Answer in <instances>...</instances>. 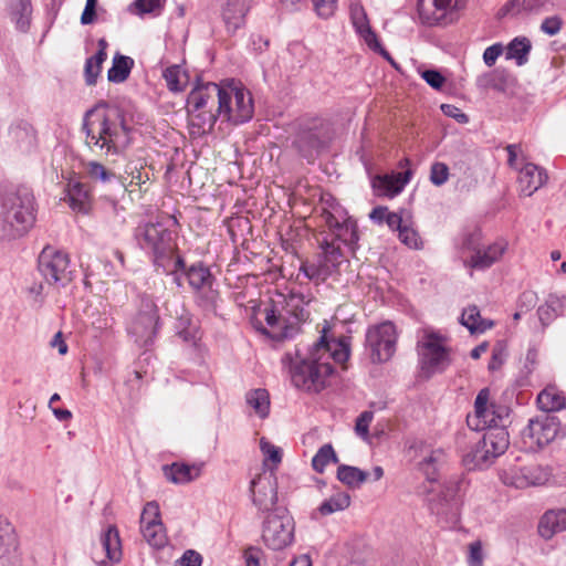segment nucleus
<instances>
[{
    "label": "nucleus",
    "instance_id": "obj_19",
    "mask_svg": "<svg viewBox=\"0 0 566 566\" xmlns=\"http://www.w3.org/2000/svg\"><path fill=\"white\" fill-rule=\"evenodd\" d=\"M250 493L252 502L259 511L269 514L277 507V484L272 473L259 474L252 479Z\"/></svg>",
    "mask_w": 566,
    "mask_h": 566
},
{
    "label": "nucleus",
    "instance_id": "obj_56",
    "mask_svg": "<svg viewBox=\"0 0 566 566\" xmlns=\"http://www.w3.org/2000/svg\"><path fill=\"white\" fill-rule=\"evenodd\" d=\"M450 176L449 167L441 161H436L431 165L430 168V181L437 186L440 187L444 185Z\"/></svg>",
    "mask_w": 566,
    "mask_h": 566
},
{
    "label": "nucleus",
    "instance_id": "obj_50",
    "mask_svg": "<svg viewBox=\"0 0 566 566\" xmlns=\"http://www.w3.org/2000/svg\"><path fill=\"white\" fill-rule=\"evenodd\" d=\"M350 504V496L347 493L339 492L326 499L318 506V512L322 515H329L339 511L346 510Z\"/></svg>",
    "mask_w": 566,
    "mask_h": 566
},
{
    "label": "nucleus",
    "instance_id": "obj_45",
    "mask_svg": "<svg viewBox=\"0 0 566 566\" xmlns=\"http://www.w3.org/2000/svg\"><path fill=\"white\" fill-rule=\"evenodd\" d=\"M522 472H524V464L522 463L521 458H511L507 455L501 462L499 476L504 485L513 486L511 482L514 481L515 476L521 475Z\"/></svg>",
    "mask_w": 566,
    "mask_h": 566
},
{
    "label": "nucleus",
    "instance_id": "obj_43",
    "mask_svg": "<svg viewBox=\"0 0 566 566\" xmlns=\"http://www.w3.org/2000/svg\"><path fill=\"white\" fill-rule=\"evenodd\" d=\"M512 409L509 406L497 407V420L502 422L497 424V457L503 453L510 446V434L507 427L511 424L510 415Z\"/></svg>",
    "mask_w": 566,
    "mask_h": 566
},
{
    "label": "nucleus",
    "instance_id": "obj_25",
    "mask_svg": "<svg viewBox=\"0 0 566 566\" xmlns=\"http://www.w3.org/2000/svg\"><path fill=\"white\" fill-rule=\"evenodd\" d=\"M463 482L460 479H451L440 494V502L431 504V511L436 515H450L451 518L458 515V507L461 499Z\"/></svg>",
    "mask_w": 566,
    "mask_h": 566
},
{
    "label": "nucleus",
    "instance_id": "obj_55",
    "mask_svg": "<svg viewBox=\"0 0 566 566\" xmlns=\"http://www.w3.org/2000/svg\"><path fill=\"white\" fill-rule=\"evenodd\" d=\"M399 240L410 249H420L422 245L419 233L411 227L403 226L398 232Z\"/></svg>",
    "mask_w": 566,
    "mask_h": 566
},
{
    "label": "nucleus",
    "instance_id": "obj_9",
    "mask_svg": "<svg viewBox=\"0 0 566 566\" xmlns=\"http://www.w3.org/2000/svg\"><path fill=\"white\" fill-rule=\"evenodd\" d=\"M332 138L329 123L319 117L303 118L298 123L293 146L300 155L312 161Z\"/></svg>",
    "mask_w": 566,
    "mask_h": 566
},
{
    "label": "nucleus",
    "instance_id": "obj_59",
    "mask_svg": "<svg viewBox=\"0 0 566 566\" xmlns=\"http://www.w3.org/2000/svg\"><path fill=\"white\" fill-rule=\"evenodd\" d=\"M260 449L265 459L270 460L274 464H279L282 461L281 449L269 442L265 438H261Z\"/></svg>",
    "mask_w": 566,
    "mask_h": 566
},
{
    "label": "nucleus",
    "instance_id": "obj_14",
    "mask_svg": "<svg viewBox=\"0 0 566 566\" xmlns=\"http://www.w3.org/2000/svg\"><path fill=\"white\" fill-rule=\"evenodd\" d=\"M417 349L420 370L426 378L444 371L451 363L443 338L437 333H424L422 339L418 342Z\"/></svg>",
    "mask_w": 566,
    "mask_h": 566
},
{
    "label": "nucleus",
    "instance_id": "obj_16",
    "mask_svg": "<svg viewBox=\"0 0 566 566\" xmlns=\"http://www.w3.org/2000/svg\"><path fill=\"white\" fill-rule=\"evenodd\" d=\"M467 0H418L419 20L427 27H446L459 19Z\"/></svg>",
    "mask_w": 566,
    "mask_h": 566
},
{
    "label": "nucleus",
    "instance_id": "obj_23",
    "mask_svg": "<svg viewBox=\"0 0 566 566\" xmlns=\"http://www.w3.org/2000/svg\"><path fill=\"white\" fill-rule=\"evenodd\" d=\"M18 536L8 518L0 515V566H20Z\"/></svg>",
    "mask_w": 566,
    "mask_h": 566
},
{
    "label": "nucleus",
    "instance_id": "obj_2",
    "mask_svg": "<svg viewBox=\"0 0 566 566\" xmlns=\"http://www.w3.org/2000/svg\"><path fill=\"white\" fill-rule=\"evenodd\" d=\"M350 355L349 338L328 337L325 329L323 335L302 353L296 348L295 358L290 354L285 359L291 360L290 375L292 384L302 390L319 392L325 388L327 378L334 373L332 361L343 364Z\"/></svg>",
    "mask_w": 566,
    "mask_h": 566
},
{
    "label": "nucleus",
    "instance_id": "obj_5",
    "mask_svg": "<svg viewBox=\"0 0 566 566\" xmlns=\"http://www.w3.org/2000/svg\"><path fill=\"white\" fill-rule=\"evenodd\" d=\"M311 296L292 291L289 295L277 294L264 308L266 325L272 329L275 339L292 338L300 325L308 317L305 306Z\"/></svg>",
    "mask_w": 566,
    "mask_h": 566
},
{
    "label": "nucleus",
    "instance_id": "obj_15",
    "mask_svg": "<svg viewBox=\"0 0 566 566\" xmlns=\"http://www.w3.org/2000/svg\"><path fill=\"white\" fill-rule=\"evenodd\" d=\"M159 329V315L157 305L148 297L140 300V307L127 325L128 334L143 347L154 344Z\"/></svg>",
    "mask_w": 566,
    "mask_h": 566
},
{
    "label": "nucleus",
    "instance_id": "obj_30",
    "mask_svg": "<svg viewBox=\"0 0 566 566\" xmlns=\"http://www.w3.org/2000/svg\"><path fill=\"white\" fill-rule=\"evenodd\" d=\"M8 11L15 29L27 33L30 30L33 6L32 0H9Z\"/></svg>",
    "mask_w": 566,
    "mask_h": 566
},
{
    "label": "nucleus",
    "instance_id": "obj_31",
    "mask_svg": "<svg viewBox=\"0 0 566 566\" xmlns=\"http://www.w3.org/2000/svg\"><path fill=\"white\" fill-rule=\"evenodd\" d=\"M102 546L108 560H102L96 566H114L122 558V544L119 533L115 526H108L101 537Z\"/></svg>",
    "mask_w": 566,
    "mask_h": 566
},
{
    "label": "nucleus",
    "instance_id": "obj_52",
    "mask_svg": "<svg viewBox=\"0 0 566 566\" xmlns=\"http://www.w3.org/2000/svg\"><path fill=\"white\" fill-rule=\"evenodd\" d=\"M507 159L506 164L510 168L516 170L518 172L520 168L524 164H530L526 161V156L524 150L520 144H511L505 147Z\"/></svg>",
    "mask_w": 566,
    "mask_h": 566
},
{
    "label": "nucleus",
    "instance_id": "obj_27",
    "mask_svg": "<svg viewBox=\"0 0 566 566\" xmlns=\"http://www.w3.org/2000/svg\"><path fill=\"white\" fill-rule=\"evenodd\" d=\"M250 0H227L222 8V20L229 33L233 34L245 24Z\"/></svg>",
    "mask_w": 566,
    "mask_h": 566
},
{
    "label": "nucleus",
    "instance_id": "obj_42",
    "mask_svg": "<svg viewBox=\"0 0 566 566\" xmlns=\"http://www.w3.org/2000/svg\"><path fill=\"white\" fill-rule=\"evenodd\" d=\"M177 335L185 342L195 347V349L200 352V347L198 344L199 337V328L196 324L191 322V318L188 315H181L176 324Z\"/></svg>",
    "mask_w": 566,
    "mask_h": 566
},
{
    "label": "nucleus",
    "instance_id": "obj_38",
    "mask_svg": "<svg viewBox=\"0 0 566 566\" xmlns=\"http://www.w3.org/2000/svg\"><path fill=\"white\" fill-rule=\"evenodd\" d=\"M531 50V41L525 36H517L505 48V57L515 61L517 66H522L527 63Z\"/></svg>",
    "mask_w": 566,
    "mask_h": 566
},
{
    "label": "nucleus",
    "instance_id": "obj_29",
    "mask_svg": "<svg viewBox=\"0 0 566 566\" xmlns=\"http://www.w3.org/2000/svg\"><path fill=\"white\" fill-rule=\"evenodd\" d=\"M552 476V472L547 467L541 464L524 465V472L521 475L515 476L514 481L511 482L513 488L525 489L530 486L544 485Z\"/></svg>",
    "mask_w": 566,
    "mask_h": 566
},
{
    "label": "nucleus",
    "instance_id": "obj_39",
    "mask_svg": "<svg viewBox=\"0 0 566 566\" xmlns=\"http://www.w3.org/2000/svg\"><path fill=\"white\" fill-rule=\"evenodd\" d=\"M245 402L260 419H265L270 413V395L266 389L258 388L245 395Z\"/></svg>",
    "mask_w": 566,
    "mask_h": 566
},
{
    "label": "nucleus",
    "instance_id": "obj_53",
    "mask_svg": "<svg viewBox=\"0 0 566 566\" xmlns=\"http://www.w3.org/2000/svg\"><path fill=\"white\" fill-rule=\"evenodd\" d=\"M171 266L169 270L160 268L163 273L172 277V282L177 287L182 286V276H185L186 262L181 255L171 258Z\"/></svg>",
    "mask_w": 566,
    "mask_h": 566
},
{
    "label": "nucleus",
    "instance_id": "obj_49",
    "mask_svg": "<svg viewBox=\"0 0 566 566\" xmlns=\"http://www.w3.org/2000/svg\"><path fill=\"white\" fill-rule=\"evenodd\" d=\"M444 453L441 449L430 450L429 454L426 455L419 462V469L426 475L428 481H436L438 476V468L442 462Z\"/></svg>",
    "mask_w": 566,
    "mask_h": 566
},
{
    "label": "nucleus",
    "instance_id": "obj_36",
    "mask_svg": "<svg viewBox=\"0 0 566 566\" xmlns=\"http://www.w3.org/2000/svg\"><path fill=\"white\" fill-rule=\"evenodd\" d=\"M461 325L467 327L471 334H481L492 327L493 322L483 319L475 305L468 306L461 313L459 318Z\"/></svg>",
    "mask_w": 566,
    "mask_h": 566
},
{
    "label": "nucleus",
    "instance_id": "obj_24",
    "mask_svg": "<svg viewBox=\"0 0 566 566\" xmlns=\"http://www.w3.org/2000/svg\"><path fill=\"white\" fill-rule=\"evenodd\" d=\"M548 181V175L543 167L533 163L524 164L517 174V191L521 197H531Z\"/></svg>",
    "mask_w": 566,
    "mask_h": 566
},
{
    "label": "nucleus",
    "instance_id": "obj_37",
    "mask_svg": "<svg viewBox=\"0 0 566 566\" xmlns=\"http://www.w3.org/2000/svg\"><path fill=\"white\" fill-rule=\"evenodd\" d=\"M134 60L130 56L116 53L113 56L112 66L107 71V80L112 83L125 82L134 67Z\"/></svg>",
    "mask_w": 566,
    "mask_h": 566
},
{
    "label": "nucleus",
    "instance_id": "obj_62",
    "mask_svg": "<svg viewBox=\"0 0 566 566\" xmlns=\"http://www.w3.org/2000/svg\"><path fill=\"white\" fill-rule=\"evenodd\" d=\"M563 21L558 15L544 19L541 30L548 35H556L562 29Z\"/></svg>",
    "mask_w": 566,
    "mask_h": 566
},
{
    "label": "nucleus",
    "instance_id": "obj_22",
    "mask_svg": "<svg viewBox=\"0 0 566 566\" xmlns=\"http://www.w3.org/2000/svg\"><path fill=\"white\" fill-rule=\"evenodd\" d=\"M495 459V436L485 432L475 448L463 457L468 470H484L493 464Z\"/></svg>",
    "mask_w": 566,
    "mask_h": 566
},
{
    "label": "nucleus",
    "instance_id": "obj_41",
    "mask_svg": "<svg viewBox=\"0 0 566 566\" xmlns=\"http://www.w3.org/2000/svg\"><path fill=\"white\" fill-rule=\"evenodd\" d=\"M552 0H510L503 8L502 13L517 14L525 12H539L551 4Z\"/></svg>",
    "mask_w": 566,
    "mask_h": 566
},
{
    "label": "nucleus",
    "instance_id": "obj_58",
    "mask_svg": "<svg viewBox=\"0 0 566 566\" xmlns=\"http://www.w3.org/2000/svg\"><path fill=\"white\" fill-rule=\"evenodd\" d=\"M484 560V553L481 541L472 542L469 545V553L467 562L469 566H482Z\"/></svg>",
    "mask_w": 566,
    "mask_h": 566
},
{
    "label": "nucleus",
    "instance_id": "obj_12",
    "mask_svg": "<svg viewBox=\"0 0 566 566\" xmlns=\"http://www.w3.org/2000/svg\"><path fill=\"white\" fill-rule=\"evenodd\" d=\"M398 333L390 321L371 325L365 334V347L374 364L388 361L396 352Z\"/></svg>",
    "mask_w": 566,
    "mask_h": 566
},
{
    "label": "nucleus",
    "instance_id": "obj_21",
    "mask_svg": "<svg viewBox=\"0 0 566 566\" xmlns=\"http://www.w3.org/2000/svg\"><path fill=\"white\" fill-rule=\"evenodd\" d=\"M490 400L489 388H483L476 395L474 401V412L468 415L467 424L471 430L492 432L495 423V406L493 403L488 406Z\"/></svg>",
    "mask_w": 566,
    "mask_h": 566
},
{
    "label": "nucleus",
    "instance_id": "obj_47",
    "mask_svg": "<svg viewBox=\"0 0 566 566\" xmlns=\"http://www.w3.org/2000/svg\"><path fill=\"white\" fill-rule=\"evenodd\" d=\"M337 479L349 488H359L367 480V473L357 467L340 464Z\"/></svg>",
    "mask_w": 566,
    "mask_h": 566
},
{
    "label": "nucleus",
    "instance_id": "obj_40",
    "mask_svg": "<svg viewBox=\"0 0 566 566\" xmlns=\"http://www.w3.org/2000/svg\"><path fill=\"white\" fill-rule=\"evenodd\" d=\"M86 172L92 180L99 181L103 185L115 184L124 189V184L120 181L119 177L98 161L87 163Z\"/></svg>",
    "mask_w": 566,
    "mask_h": 566
},
{
    "label": "nucleus",
    "instance_id": "obj_57",
    "mask_svg": "<svg viewBox=\"0 0 566 566\" xmlns=\"http://www.w3.org/2000/svg\"><path fill=\"white\" fill-rule=\"evenodd\" d=\"M374 419V412L366 410L363 411L356 419L355 431L357 436L364 440L369 437V426Z\"/></svg>",
    "mask_w": 566,
    "mask_h": 566
},
{
    "label": "nucleus",
    "instance_id": "obj_64",
    "mask_svg": "<svg viewBox=\"0 0 566 566\" xmlns=\"http://www.w3.org/2000/svg\"><path fill=\"white\" fill-rule=\"evenodd\" d=\"M202 557L199 553L188 549L184 555L176 562V566H200Z\"/></svg>",
    "mask_w": 566,
    "mask_h": 566
},
{
    "label": "nucleus",
    "instance_id": "obj_28",
    "mask_svg": "<svg viewBox=\"0 0 566 566\" xmlns=\"http://www.w3.org/2000/svg\"><path fill=\"white\" fill-rule=\"evenodd\" d=\"M69 206L73 211L86 214L91 210L92 196L90 187L77 179H70L65 186Z\"/></svg>",
    "mask_w": 566,
    "mask_h": 566
},
{
    "label": "nucleus",
    "instance_id": "obj_6",
    "mask_svg": "<svg viewBox=\"0 0 566 566\" xmlns=\"http://www.w3.org/2000/svg\"><path fill=\"white\" fill-rule=\"evenodd\" d=\"M177 219L169 217L167 221L146 222L136 227L134 231L135 241L151 260L155 268L171 266V258L178 255L176 237L170 226H176Z\"/></svg>",
    "mask_w": 566,
    "mask_h": 566
},
{
    "label": "nucleus",
    "instance_id": "obj_26",
    "mask_svg": "<svg viewBox=\"0 0 566 566\" xmlns=\"http://www.w3.org/2000/svg\"><path fill=\"white\" fill-rule=\"evenodd\" d=\"M478 238L474 234L467 235L462 241V258L464 264L474 270H484L490 268L495 258L491 252H486L476 245Z\"/></svg>",
    "mask_w": 566,
    "mask_h": 566
},
{
    "label": "nucleus",
    "instance_id": "obj_51",
    "mask_svg": "<svg viewBox=\"0 0 566 566\" xmlns=\"http://www.w3.org/2000/svg\"><path fill=\"white\" fill-rule=\"evenodd\" d=\"M331 462L337 463L338 458H337L332 444L327 443V444L322 446L317 450V452L315 453V455L312 459V467L316 472L323 473L325 468L327 467V464Z\"/></svg>",
    "mask_w": 566,
    "mask_h": 566
},
{
    "label": "nucleus",
    "instance_id": "obj_18",
    "mask_svg": "<svg viewBox=\"0 0 566 566\" xmlns=\"http://www.w3.org/2000/svg\"><path fill=\"white\" fill-rule=\"evenodd\" d=\"M140 532L143 538L154 548H163L167 543L164 524L160 520V509L157 502H147L140 515Z\"/></svg>",
    "mask_w": 566,
    "mask_h": 566
},
{
    "label": "nucleus",
    "instance_id": "obj_7",
    "mask_svg": "<svg viewBox=\"0 0 566 566\" xmlns=\"http://www.w3.org/2000/svg\"><path fill=\"white\" fill-rule=\"evenodd\" d=\"M222 82L197 84L188 94L187 112L191 133L198 136L209 134L217 119Z\"/></svg>",
    "mask_w": 566,
    "mask_h": 566
},
{
    "label": "nucleus",
    "instance_id": "obj_48",
    "mask_svg": "<svg viewBox=\"0 0 566 566\" xmlns=\"http://www.w3.org/2000/svg\"><path fill=\"white\" fill-rule=\"evenodd\" d=\"M163 77L165 78L170 92L179 93L185 90L187 84V74L180 65L174 64L166 67L163 72Z\"/></svg>",
    "mask_w": 566,
    "mask_h": 566
},
{
    "label": "nucleus",
    "instance_id": "obj_63",
    "mask_svg": "<svg viewBox=\"0 0 566 566\" xmlns=\"http://www.w3.org/2000/svg\"><path fill=\"white\" fill-rule=\"evenodd\" d=\"M441 111L446 116L454 118L460 124H467L469 122L468 115L452 104H442Z\"/></svg>",
    "mask_w": 566,
    "mask_h": 566
},
{
    "label": "nucleus",
    "instance_id": "obj_61",
    "mask_svg": "<svg viewBox=\"0 0 566 566\" xmlns=\"http://www.w3.org/2000/svg\"><path fill=\"white\" fill-rule=\"evenodd\" d=\"M420 75L428 85L438 91L442 88L446 82L444 76L437 70H424Z\"/></svg>",
    "mask_w": 566,
    "mask_h": 566
},
{
    "label": "nucleus",
    "instance_id": "obj_10",
    "mask_svg": "<svg viewBox=\"0 0 566 566\" xmlns=\"http://www.w3.org/2000/svg\"><path fill=\"white\" fill-rule=\"evenodd\" d=\"M295 524L287 509L275 507L262 524V541L272 551H282L294 541Z\"/></svg>",
    "mask_w": 566,
    "mask_h": 566
},
{
    "label": "nucleus",
    "instance_id": "obj_46",
    "mask_svg": "<svg viewBox=\"0 0 566 566\" xmlns=\"http://www.w3.org/2000/svg\"><path fill=\"white\" fill-rule=\"evenodd\" d=\"M166 0H134L127 7V12L139 18L147 14L159 15L165 7Z\"/></svg>",
    "mask_w": 566,
    "mask_h": 566
},
{
    "label": "nucleus",
    "instance_id": "obj_54",
    "mask_svg": "<svg viewBox=\"0 0 566 566\" xmlns=\"http://www.w3.org/2000/svg\"><path fill=\"white\" fill-rule=\"evenodd\" d=\"M105 61H99L97 56L92 55L85 61L84 76L87 85H94L102 71V64Z\"/></svg>",
    "mask_w": 566,
    "mask_h": 566
},
{
    "label": "nucleus",
    "instance_id": "obj_1",
    "mask_svg": "<svg viewBox=\"0 0 566 566\" xmlns=\"http://www.w3.org/2000/svg\"><path fill=\"white\" fill-rule=\"evenodd\" d=\"M321 217L328 228V232H325L319 241L322 252L315 260L302 262L298 273L315 284L325 282L338 272L345 261L342 245L353 254L359 248L356 221L331 193L322 196Z\"/></svg>",
    "mask_w": 566,
    "mask_h": 566
},
{
    "label": "nucleus",
    "instance_id": "obj_34",
    "mask_svg": "<svg viewBox=\"0 0 566 566\" xmlns=\"http://www.w3.org/2000/svg\"><path fill=\"white\" fill-rule=\"evenodd\" d=\"M10 138L23 151H30L36 142V135L31 124L21 120L14 123L9 128Z\"/></svg>",
    "mask_w": 566,
    "mask_h": 566
},
{
    "label": "nucleus",
    "instance_id": "obj_60",
    "mask_svg": "<svg viewBox=\"0 0 566 566\" xmlns=\"http://www.w3.org/2000/svg\"><path fill=\"white\" fill-rule=\"evenodd\" d=\"M312 3L317 15L323 19L332 17L336 9V0H312Z\"/></svg>",
    "mask_w": 566,
    "mask_h": 566
},
{
    "label": "nucleus",
    "instance_id": "obj_32",
    "mask_svg": "<svg viewBox=\"0 0 566 566\" xmlns=\"http://www.w3.org/2000/svg\"><path fill=\"white\" fill-rule=\"evenodd\" d=\"M563 531H566V510L547 511L538 523V533L545 539Z\"/></svg>",
    "mask_w": 566,
    "mask_h": 566
},
{
    "label": "nucleus",
    "instance_id": "obj_35",
    "mask_svg": "<svg viewBox=\"0 0 566 566\" xmlns=\"http://www.w3.org/2000/svg\"><path fill=\"white\" fill-rule=\"evenodd\" d=\"M411 171L406 170L397 175H385L378 178V189L387 197H395L399 195L405 186L410 181Z\"/></svg>",
    "mask_w": 566,
    "mask_h": 566
},
{
    "label": "nucleus",
    "instance_id": "obj_11",
    "mask_svg": "<svg viewBox=\"0 0 566 566\" xmlns=\"http://www.w3.org/2000/svg\"><path fill=\"white\" fill-rule=\"evenodd\" d=\"M185 277L190 287L197 293V304L205 312L217 314L220 295L213 287L216 279L210 269L202 262L186 265Z\"/></svg>",
    "mask_w": 566,
    "mask_h": 566
},
{
    "label": "nucleus",
    "instance_id": "obj_33",
    "mask_svg": "<svg viewBox=\"0 0 566 566\" xmlns=\"http://www.w3.org/2000/svg\"><path fill=\"white\" fill-rule=\"evenodd\" d=\"M165 478L175 484H186L196 480L200 474V468L186 463L174 462L163 468Z\"/></svg>",
    "mask_w": 566,
    "mask_h": 566
},
{
    "label": "nucleus",
    "instance_id": "obj_8",
    "mask_svg": "<svg viewBox=\"0 0 566 566\" xmlns=\"http://www.w3.org/2000/svg\"><path fill=\"white\" fill-rule=\"evenodd\" d=\"M254 101L251 92L234 78L222 81V91L218 107V118L241 125L252 119Z\"/></svg>",
    "mask_w": 566,
    "mask_h": 566
},
{
    "label": "nucleus",
    "instance_id": "obj_13",
    "mask_svg": "<svg viewBox=\"0 0 566 566\" xmlns=\"http://www.w3.org/2000/svg\"><path fill=\"white\" fill-rule=\"evenodd\" d=\"M38 270L49 285L66 286L73 277L67 253L53 247H45L38 258Z\"/></svg>",
    "mask_w": 566,
    "mask_h": 566
},
{
    "label": "nucleus",
    "instance_id": "obj_3",
    "mask_svg": "<svg viewBox=\"0 0 566 566\" xmlns=\"http://www.w3.org/2000/svg\"><path fill=\"white\" fill-rule=\"evenodd\" d=\"M82 132L92 151L123 157L133 143L134 128L122 108L102 102L85 112Z\"/></svg>",
    "mask_w": 566,
    "mask_h": 566
},
{
    "label": "nucleus",
    "instance_id": "obj_44",
    "mask_svg": "<svg viewBox=\"0 0 566 566\" xmlns=\"http://www.w3.org/2000/svg\"><path fill=\"white\" fill-rule=\"evenodd\" d=\"M536 402L538 408L547 415L565 407V398L553 388L541 391Z\"/></svg>",
    "mask_w": 566,
    "mask_h": 566
},
{
    "label": "nucleus",
    "instance_id": "obj_4",
    "mask_svg": "<svg viewBox=\"0 0 566 566\" xmlns=\"http://www.w3.org/2000/svg\"><path fill=\"white\" fill-rule=\"evenodd\" d=\"M36 203L32 191L19 188L0 197V239L14 240L34 226Z\"/></svg>",
    "mask_w": 566,
    "mask_h": 566
},
{
    "label": "nucleus",
    "instance_id": "obj_17",
    "mask_svg": "<svg viewBox=\"0 0 566 566\" xmlns=\"http://www.w3.org/2000/svg\"><path fill=\"white\" fill-rule=\"evenodd\" d=\"M349 13L353 27L356 33L364 40L366 45L374 52L380 54L384 59L396 66L389 52L384 49L377 34L373 31L367 13L358 0H353L349 6Z\"/></svg>",
    "mask_w": 566,
    "mask_h": 566
},
{
    "label": "nucleus",
    "instance_id": "obj_20",
    "mask_svg": "<svg viewBox=\"0 0 566 566\" xmlns=\"http://www.w3.org/2000/svg\"><path fill=\"white\" fill-rule=\"evenodd\" d=\"M558 431L559 421L557 417L544 413L528 421L523 437L530 439L531 448L534 446L543 448L556 438Z\"/></svg>",
    "mask_w": 566,
    "mask_h": 566
}]
</instances>
